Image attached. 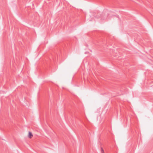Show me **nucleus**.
Here are the masks:
<instances>
[{
  "instance_id": "nucleus-1",
  "label": "nucleus",
  "mask_w": 153,
  "mask_h": 153,
  "mask_svg": "<svg viewBox=\"0 0 153 153\" xmlns=\"http://www.w3.org/2000/svg\"><path fill=\"white\" fill-rule=\"evenodd\" d=\"M33 135L30 132H29L28 137L30 138H31L33 137Z\"/></svg>"
},
{
  "instance_id": "nucleus-2",
  "label": "nucleus",
  "mask_w": 153,
  "mask_h": 153,
  "mask_svg": "<svg viewBox=\"0 0 153 153\" xmlns=\"http://www.w3.org/2000/svg\"><path fill=\"white\" fill-rule=\"evenodd\" d=\"M101 153H104V151L102 148H101Z\"/></svg>"
}]
</instances>
